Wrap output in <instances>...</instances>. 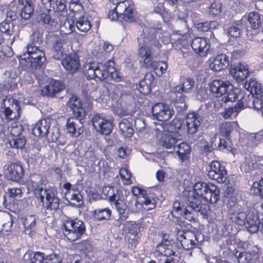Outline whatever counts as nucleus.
<instances>
[{
  "label": "nucleus",
  "mask_w": 263,
  "mask_h": 263,
  "mask_svg": "<svg viewBox=\"0 0 263 263\" xmlns=\"http://www.w3.org/2000/svg\"><path fill=\"white\" fill-rule=\"evenodd\" d=\"M4 172L6 177L11 181L18 182L24 176L22 166L17 163H9L4 166Z\"/></svg>",
  "instance_id": "obj_12"
},
{
  "label": "nucleus",
  "mask_w": 263,
  "mask_h": 263,
  "mask_svg": "<svg viewBox=\"0 0 263 263\" xmlns=\"http://www.w3.org/2000/svg\"><path fill=\"white\" fill-rule=\"evenodd\" d=\"M0 31L7 37L8 43L10 44H12L17 36V32L15 30L14 23L10 19L6 18L0 23Z\"/></svg>",
  "instance_id": "obj_18"
},
{
  "label": "nucleus",
  "mask_w": 263,
  "mask_h": 263,
  "mask_svg": "<svg viewBox=\"0 0 263 263\" xmlns=\"http://www.w3.org/2000/svg\"><path fill=\"white\" fill-rule=\"evenodd\" d=\"M13 224L12 215L6 211H0V231H11Z\"/></svg>",
  "instance_id": "obj_28"
},
{
  "label": "nucleus",
  "mask_w": 263,
  "mask_h": 263,
  "mask_svg": "<svg viewBox=\"0 0 263 263\" xmlns=\"http://www.w3.org/2000/svg\"><path fill=\"white\" fill-rule=\"evenodd\" d=\"M182 93L181 86L177 85L171 88L167 93L168 100L174 103L176 108H179L181 110L186 109L187 108L186 97Z\"/></svg>",
  "instance_id": "obj_13"
},
{
  "label": "nucleus",
  "mask_w": 263,
  "mask_h": 263,
  "mask_svg": "<svg viewBox=\"0 0 263 263\" xmlns=\"http://www.w3.org/2000/svg\"><path fill=\"white\" fill-rule=\"evenodd\" d=\"M240 108L236 103L234 106L227 108L222 113V116L224 119H228L231 116H236L241 111Z\"/></svg>",
  "instance_id": "obj_55"
},
{
  "label": "nucleus",
  "mask_w": 263,
  "mask_h": 263,
  "mask_svg": "<svg viewBox=\"0 0 263 263\" xmlns=\"http://www.w3.org/2000/svg\"><path fill=\"white\" fill-rule=\"evenodd\" d=\"M231 89V85L228 81L220 80H213L210 86V90L216 97H222L226 93Z\"/></svg>",
  "instance_id": "obj_17"
},
{
  "label": "nucleus",
  "mask_w": 263,
  "mask_h": 263,
  "mask_svg": "<svg viewBox=\"0 0 263 263\" xmlns=\"http://www.w3.org/2000/svg\"><path fill=\"white\" fill-rule=\"evenodd\" d=\"M111 202L115 205L117 210L121 215V218L122 220H126L128 218V215L127 206L125 202L122 200L119 199V196L116 197L115 200H112Z\"/></svg>",
  "instance_id": "obj_39"
},
{
  "label": "nucleus",
  "mask_w": 263,
  "mask_h": 263,
  "mask_svg": "<svg viewBox=\"0 0 263 263\" xmlns=\"http://www.w3.org/2000/svg\"><path fill=\"white\" fill-rule=\"evenodd\" d=\"M69 12L67 16L70 32L74 30L76 26L82 32H87L91 28L90 22L83 15L84 10L79 0H71L69 4Z\"/></svg>",
  "instance_id": "obj_3"
},
{
  "label": "nucleus",
  "mask_w": 263,
  "mask_h": 263,
  "mask_svg": "<svg viewBox=\"0 0 263 263\" xmlns=\"http://www.w3.org/2000/svg\"><path fill=\"white\" fill-rule=\"evenodd\" d=\"M209 68L214 71H220L226 69L229 65V57L224 53L217 54L213 60H210Z\"/></svg>",
  "instance_id": "obj_21"
},
{
  "label": "nucleus",
  "mask_w": 263,
  "mask_h": 263,
  "mask_svg": "<svg viewBox=\"0 0 263 263\" xmlns=\"http://www.w3.org/2000/svg\"><path fill=\"white\" fill-rule=\"evenodd\" d=\"M233 130L231 122H226L221 123L220 126V134L221 136L228 137Z\"/></svg>",
  "instance_id": "obj_51"
},
{
  "label": "nucleus",
  "mask_w": 263,
  "mask_h": 263,
  "mask_svg": "<svg viewBox=\"0 0 263 263\" xmlns=\"http://www.w3.org/2000/svg\"><path fill=\"white\" fill-rule=\"evenodd\" d=\"M177 141L178 140L171 134H163L161 138V144L166 149H174Z\"/></svg>",
  "instance_id": "obj_41"
},
{
  "label": "nucleus",
  "mask_w": 263,
  "mask_h": 263,
  "mask_svg": "<svg viewBox=\"0 0 263 263\" xmlns=\"http://www.w3.org/2000/svg\"><path fill=\"white\" fill-rule=\"evenodd\" d=\"M230 73L237 81H242L249 75L248 65L244 63L235 64L231 68Z\"/></svg>",
  "instance_id": "obj_23"
},
{
  "label": "nucleus",
  "mask_w": 263,
  "mask_h": 263,
  "mask_svg": "<svg viewBox=\"0 0 263 263\" xmlns=\"http://www.w3.org/2000/svg\"><path fill=\"white\" fill-rule=\"evenodd\" d=\"M153 116L159 121H167L169 120L174 112L169 107L162 103L154 104L152 108Z\"/></svg>",
  "instance_id": "obj_15"
},
{
  "label": "nucleus",
  "mask_w": 263,
  "mask_h": 263,
  "mask_svg": "<svg viewBox=\"0 0 263 263\" xmlns=\"http://www.w3.org/2000/svg\"><path fill=\"white\" fill-rule=\"evenodd\" d=\"M67 195H69L70 197L69 200L67 198V201L68 203L75 206H79L82 203V196L79 193L78 191H75L72 189H71V185L69 183L67 182Z\"/></svg>",
  "instance_id": "obj_30"
},
{
  "label": "nucleus",
  "mask_w": 263,
  "mask_h": 263,
  "mask_svg": "<svg viewBox=\"0 0 263 263\" xmlns=\"http://www.w3.org/2000/svg\"><path fill=\"white\" fill-rule=\"evenodd\" d=\"M94 218L98 221L108 220L111 216V212L107 208H97L91 211Z\"/></svg>",
  "instance_id": "obj_37"
},
{
  "label": "nucleus",
  "mask_w": 263,
  "mask_h": 263,
  "mask_svg": "<svg viewBox=\"0 0 263 263\" xmlns=\"http://www.w3.org/2000/svg\"><path fill=\"white\" fill-rule=\"evenodd\" d=\"M22 131V125L18 122L13 121L11 125H8L7 129H4L2 135H3L6 138L14 137V136H21Z\"/></svg>",
  "instance_id": "obj_29"
},
{
  "label": "nucleus",
  "mask_w": 263,
  "mask_h": 263,
  "mask_svg": "<svg viewBox=\"0 0 263 263\" xmlns=\"http://www.w3.org/2000/svg\"><path fill=\"white\" fill-rule=\"evenodd\" d=\"M141 201L144 204V209L146 210L154 209L156 206V200L154 198L148 195L147 192L146 193V195L144 196L141 199Z\"/></svg>",
  "instance_id": "obj_48"
},
{
  "label": "nucleus",
  "mask_w": 263,
  "mask_h": 263,
  "mask_svg": "<svg viewBox=\"0 0 263 263\" xmlns=\"http://www.w3.org/2000/svg\"><path fill=\"white\" fill-rule=\"evenodd\" d=\"M177 239L180 241L182 247L186 250L196 247L197 240L196 236L191 232L179 231L177 234Z\"/></svg>",
  "instance_id": "obj_19"
},
{
  "label": "nucleus",
  "mask_w": 263,
  "mask_h": 263,
  "mask_svg": "<svg viewBox=\"0 0 263 263\" xmlns=\"http://www.w3.org/2000/svg\"><path fill=\"white\" fill-rule=\"evenodd\" d=\"M34 11L33 6L32 3L25 5L22 9L20 15L22 18L25 20H28L30 18Z\"/></svg>",
  "instance_id": "obj_53"
},
{
  "label": "nucleus",
  "mask_w": 263,
  "mask_h": 263,
  "mask_svg": "<svg viewBox=\"0 0 263 263\" xmlns=\"http://www.w3.org/2000/svg\"><path fill=\"white\" fill-rule=\"evenodd\" d=\"M28 257L30 263H43L45 260L44 254L40 252H28L25 254V257Z\"/></svg>",
  "instance_id": "obj_46"
},
{
  "label": "nucleus",
  "mask_w": 263,
  "mask_h": 263,
  "mask_svg": "<svg viewBox=\"0 0 263 263\" xmlns=\"http://www.w3.org/2000/svg\"><path fill=\"white\" fill-rule=\"evenodd\" d=\"M235 256L239 263H249L252 259V254L246 252L237 251L235 252Z\"/></svg>",
  "instance_id": "obj_52"
},
{
  "label": "nucleus",
  "mask_w": 263,
  "mask_h": 263,
  "mask_svg": "<svg viewBox=\"0 0 263 263\" xmlns=\"http://www.w3.org/2000/svg\"><path fill=\"white\" fill-rule=\"evenodd\" d=\"M242 97V92H240L237 93L235 90H233L232 86L231 85V90H229L226 93V95L223 96L221 98V101L223 102L224 103L228 102H234L236 100L238 101V100H239Z\"/></svg>",
  "instance_id": "obj_43"
},
{
  "label": "nucleus",
  "mask_w": 263,
  "mask_h": 263,
  "mask_svg": "<svg viewBox=\"0 0 263 263\" xmlns=\"http://www.w3.org/2000/svg\"><path fill=\"white\" fill-rule=\"evenodd\" d=\"M7 194L11 198H20L22 194V191L20 187H12L8 189Z\"/></svg>",
  "instance_id": "obj_62"
},
{
  "label": "nucleus",
  "mask_w": 263,
  "mask_h": 263,
  "mask_svg": "<svg viewBox=\"0 0 263 263\" xmlns=\"http://www.w3.org/2000/svg\"><path fill=\"white\" fill-rule=\"evenodd\" d=\"M64 88V85L60 81L51 80L49 83L41 90L43 96L52 97Z\"/></svg>",
  "instance_id": "obj_25"
},
{
  "label": "nucleus",
  "mask_w": 263,
  "mask_h": 263,
  "mask_svg": "<svg viewBox=\"0 0 263 263\" xmlns=\"http://www.w3.org/2000/svg\"><path fill=\"white\" fill-rule=\"evenodd\" d=\"M211 147L212 149H219L220 151L226 150L230 151L232 149L231 144L228 140V137H219L216 135L211 138Z\"/></svg>",
  "instance_id": "obj_26"
},
{
  "label": "nucleus",
  "mask_w": 263,
  "mask_h": 263,
  "mask_svg": "<svg viewBox=\"0 0 263 263\" xmlns=\"http://www.w3.org/2000/svg\"><path fill=\"white\" fill-rule=\"evenodd\" d=\"M191 47L196 53L201 57H205L208 54L211 45L205 38L196 37L193 39Z\"/></svg>",
  "instance_id": "obj_20"
},
{
  "label": "nucleus",
  "mask_w": 263,
  "mask_h": 263,
  "mask_svg": "<svg viewBox=\"0 0 263 263\" xmlns=\"http://www.w3.org/2000/svg\"><path fill=\"white\" fill-rule=\"evenodd\" d=\"M36 217L34 215H28L23 220V225L25 228L32 230L36 223Z\"/></svg>",
  "instance_id": "obj_58"
},
{
  "label": "nucleus",
  "mask_w": 263,
  "mask_h": 263,
  "mask_svg": "<svg viewBox=\"0 0 263 263\" xmlns=\"http://www.w3.org/2000/svg\"><path fill=\"white\" fill-rule=\"evenodd\" d=\"M242 28V26L241 21H237L228 29V33L234 37H239Z\"/></svg>",
  "instance_id": "obj_47"
},
{
  "label": "nucleus",
  "mask_w": 263,
  "mask_h": 263,
  "mask_svg": "<svg viewBox=\"0 0 263 263\" xmlns=\"http://www.w3.org/2000/svg\"><path fill=\"white\" fill-rule=\"evenodd\" d=\"M157 250L164 257L172 256L175 253L173 246L168 241H164L158 244L157 245Z\"/></svg>",
  "instance_id": "obj_42"
},
{
  "label": "nucleus",
  "mask_w": 263,
  "mask_h": 263,
  "mask_svg": "<svg viewBox=\"0 0 263 263\" xmlns=\"http://www.w3.org/2000/svg\"><path fill=\"white\" fill-rule=\"evenodd\" d=\"M167 67V64L163 62L152 61V65L148 68H154L156 74L160 76L165 72Z\"/></svg>",
  "instance_id": "obj_49"
},
{
  "label": "nucleus",
  "mask_w": 263,
  "mask_h": 263,
  "mask_svg": "<svg viewBox=\"0 0 263 263\" xmlns=\"http://www.w3.org/2000/svg\"><path fill=\"white\" fill-rule=\"evenodd\" d=\"M86 229L83 221L76 219L67 220V238L71 241L78 239L84 233Z\"/></svg>",
  "instance_id": "obj_10"
},
{
  "label": "nucleus",
  "mask_w": 263,
  "mask_h": 263,
  "mask_svg": "<svg viewBox=\"0 0 263 263\" xmlns=\"http://www.w3.org/2000/svg\"><path fill=\"white\" fill-rule=\"evenodd\" d=\"M194 86V81L192 78H186L183 80L181 86V90L182 92L189 93L191 92Z\"/></svg>",
  "instance_id": "obj_56"
},
{
  "label": "nucleus",
  "mask_w": 263,
  "mask_h": 263,
  "mask_svg": "<svg viewBox=\"0 0 263 263\" xmlns=\"http://www.w3.org/2000/svg\"><path fill=\"white\" fill-rule=\"evenodd\" d=\"M116 5V9L119 10L120 17H121L125 21L130 22L134 16V6L130 1H124L122 2L114 3Z\"/></svg>",
  "instance_id": "obj_16"
},
{
  "label": "nucleus",
  "mask_w": 263,
  "mask_h": 263,
  "mask_svg": "<svg viewBox=\"0 0 263 263\" xmlns=\"http://www.w3.org/2000/svg\"><path fill=\"white\" fill-rule=\"evenodd\" d=\"M68 105L75 117L82 118L85 117L86 111L82 107L80 99L77 96H71L68 101Z\"/></svg>",
  "instance_id": "obj_22"
},
{
  "label": "nucleus",
  "mask_w": 263,
  "mask_h": 263,
  "mask_svg": "<svg viewBox=\"0 0 263 263\" xmlns=\"http://www.w3.org/2000/svg\"><path fill=\"white\" fill-rule=\"evenodd\" d=\"M36 198L42 203L44 209L55 211L59 207L60 199L55 196V189L49 185L46 187L37 186L33 190Z\"/></svg>",
  "instance_id": "obj_4"
},
{
  "label": "nucleus",
  "mask_w": 263,
  "mask_h": 263,
  "mask_svg": "<svg viewBox=\"0 0 263 263\" xmlns=\"http://www.w3.org/2000/svg\"><path fill=\"white\" fill-rule=\"evenodd\" d=\"M260 223V219L258 218L257 215L254 213H249L247 218L245 227L247 230L251 233L257 232L259 229V224Z\"/></svg>",
  "instance_id": "obj_31"
},
{
  "label": "nucleus",
  "mask_w": 263,
  "mask_h": 263,
  "mask_svg": "<svg viewBox=\"0 0 263 263\" xmlns=\"http://www.w3.org/2000/svg\"><path fill=\"white\" fill-rule=\"evenodd\" d=\"M51 126L49 119H43L36 122L32 128L33 134L37 137L47 136L50 133Z\"/></svg>",
  "instance_id": "obj_24"
},
{
  "label": "nucleus",
  "mask_w": 263,
  "mask_h": 263,
  "mask_svg": "<svg viewBox=\"0 0 263 263\" xmlns=\"http://www.w3.org/2000/svg\"><path fill=\"white\" fill-rule=\"evenodd\" d=\"M219 190L213 184L198 182L195 184L194 189H185L182 196L190 202L191 206L196 207L197 209H200L203 205L206 206L207 215L209 207L206 204L202 203V201L215 203L219 199Z\"/></svg>",
  "instance_id": "obj_1"
},
{
  "label": "nucleus",
  "mask_w": 263,
  "mask_h": 263,
  "mask_svg": "<svg viewBox=\"0 0 263 263\" xmlns=\"http://www.w3.org/2000/svg\"><path fill=\"white\" fill-rule=\"evenodd\" d=\"M221 4L218 2H213L208 8V11L212 15H217L221 11Z\"/></svg>",
  "instance_id": "obj_60"
},
{
  "label": "nucleus",
  "mask_w": 263,
  "mask_h": 263,
  "mask_svg": "<svg viewBox=\"0 0 263 263\" xmlns=\"http://www.w3.org/2000/svg\"><path fill=\"white\" fill-rule=\"evenodd\" d=\"M20 58L21 60L30 63V66L36 69L40 68L46 60L44 52L33 43L26 46Z\"/></svg>",
  "instance_id": "obj_6"
},
{
  "label": "nucleus",
  "mask_w": 263,
  "mask_h": 263,
  "mask_svg": "<svg viewBox=\"0 0 263 263\" xmlns=\"http://www.w3.org/2000/svg\"><path fill=\"white\" fill-rule=\"evenodd\" d=\"M120 175L121 178L125 181V184H128L132 183V175L127 169L125 168H121Z\"/></svg>",
  "instance_id": "obj_61"
},
{
  "label": "nucleus",
  "mask_w": 263,
  "mask_h": 263,
  "mask_svg": "<svg viewBox=\"0 0 263 263\" xmlns=\"http://www.w3.org/2000/svg\"><path fill=\"white\" fill-rule=\"evenodd\" d=\"M182 197L187 204V206L178 200L175 201L173 204L174 210L179 214L183 216L186 219L190 221H194L199 213L203 216L206 215L207 207L206 206L203 205L200 207V209H197L196 207L191 206L190 202L186 201L183 196Z\"/></svg>",
  "instance_id": "obj_7"
},
{
  "label": "nucleus",
  "mask_w": 263,
  "mask_h": 263,
  "mask_svg": "<svg viewBox=\"0 0 263 263\" xmlns=\"http://www.w3.org/2000/svg\"><path fill=\"white\" fill-rule=\"evenodd\" d=\"M91 121L96 130L101 134L107 135L112 130L113 126L111 120L106 119L103 114H95Z\"/></svg>",
  "instance_id": "obj_9"
},
{
  "label": "nucleus",
  "mask_w": 263,
  "mask_h": 263,
  "mask_svg": "<svg viewBox=\"0 0 263 263\" xmlns=\"http://www.w3.org/2000/svg\"><path fill=\"white\" fill-rule=\"evenodd\" d=\"M80 66L78 56L76 54H70L67 57V71L70 73L77 71Z\"/></svg>",
  "instance_id": "obj_38"
},
{
  "label": "nucleus",
  "mask_w": 263,
  "mask_h": 263,
  "mask_svg": "<svg viewBox=\"0 0 263 263\" xmlns=\"http://www.w3.org/2000/svg\"><path fill=\"white\" fill-rule=\"evenodd\" d=\"M6 139L7 140L6 144H9L10 147L16 149L23 148L26 141L25 137L22 135L6 138Z\"/></svg>",
  "instance_id": "obj_40"
},
{
  "label": "nucleus",
  "mask_w": 263,
  "mask_h": 263,
  "mask_svg": "<svg viewBox=\"0 0 263 263\" xmlns=\"http://www.w3.org/2000/svg\"><path fill=\"white\" fill-rule=\"evenodd\" d=\"M17 86L16 79L9 78L6 81L3 85L4 89L6 90H13Z\"/></svg>",
  "instance_id": "obj_63"
},
{
  "label": "nucleus",
  "mask_w": 263,
  "mask_h": 263,
  "mask_svg": "<svg viewBox=\"0 0 263 263\" xmlns=\"http://www.w3.org/2000/svg\"><path fill=\"white\" fill-rule=\"evenodd\" d=\"M251 191L254 194L263 198V178L259 182H255L253 183Z\"/></svg>",
  "instance_id": "obj_57"
},
{
  "label": "nucleus",
  "mask_w": 263,
  "mask_h": 263,
  "mask_svg": "<svg viewBox=\"0 0 263 263\" xmlns=\"http://www.w3.org/2000/svg\"><path fill=\"white\" fill-rule=\"evenodd\" d=\"M158 29L145 27L138 36V55L140 62L146 68L152 65V56L158 53L161 47L156 35Z\"/></svg>",
  "instance_id": "obj_2"
},
{
  "label": "nucleus",
  "mask_w": 263,
  "mask_h": 263,
  "mask_svg": "<svg viewBox=\"0 0 263 263\" xmlns=\"http://www.w3.org/2000/svg\"><path fill=\"white\" fill-rule=\"evenodd\" d=\"M257 166V164L254 162L252 158L247 159L246 161L242 164V167L244 168L246 172H249L255 169Z\"/></svg>",
  "instance_id": "obj_59"
},
{
  "label": "nucleus",
  "mask_w": 263,
  "mask_h": 263,
  "mask_svg": "<svg viewBox=\"0 0 263 263\" xmlns=\"http://www.w3.org/2000/svg\"><path fill=\"white\" fill-rule=\"evenodd\" d=\"M53 58L57 60H61V64L66 68V57L65 56L64 49L62 48L61 41H57L53 44Z\"/></svg>",
  "instance_id": "obj_32"
},
{
  "label": "nucleus",
  "mask_w": 263,
  "mask_h": 263,
  "mask_svg": "<svg viewBox=\"0 0 263 263\" xmlns=\"http://www.w3.org/2000/svg\"><path fill=\"white\" fill-rule=\"evenodd\" d=\"M253 103H254V96L253 95H248L243 96L238 100L237 105L240 107L241 110L245 107L253 108Z\"/></svg>",
  "instance_id": "obj_44"
},
{
  "label": "nucleus",
  "mask_w": 263,
  "mask_h": 263,
  "mask_svg": "<svg viewBox=\"0 0 263 263\" xmlns=\"http://www.w3.org/2000/svg\"><path fill=\"white\" fill-rule=\"evenodd\" d=\"M208 176L219 183L224 182L227 179V172L225 167L216 161L210 163L208 169Z\"/></svg>",
  "instance_id": "obj_11"
},
{
  "label": "nucleus",
  "mask_w": 263,
  "mask_h": 263,
  "mask_svg": "<svg viewBox=\"0 0 263 263\" xmlns=\"http://www.w3.org/2000/svg\"><path fill=\"white\" fill-rule=\"evenodd\" d=\"M62 259L56 254H51L45 257V263H61Z\"/></svg>",
  "instance_id": "obj_64"
},
{
  "label": "nucleus",
  "mask_w": 263,
  "mask_h": 263,
  "mask_svg": "<svg viewBox=\"0 0 263 263\" xmlns=\"http://www.w3.org/2000/svg\"><path fill=\"white\" fill-rule=\"evenodd\" d=\"M114 65V62L111 61H108L104 64L86 63L83 66L84 73L87 79L101 81L108 77L109 72H111L110 70Z\"/></svg>",
  "instance_id": "obj_5"
},
{
  "label": "nucleus",
  "mask_w": 263,
  "mask_h": 263,
  "mask_svg": "<svg viewBox=\"0 0 263 263\" xmlns=\"http://www.w3.org/2000/svg\"><path fill=\"white\" fill-rule=\"evenodd\" d=\"M229 4L236 12L243 11L246 8L245 2L243 0H230Z\"/></svg>",
  "instance_id": "obj_54"
},
{
  "label": "nucleus",
  "mask_w": 263,
  "mask_h": 263,
  "mask_svg": "<svg viewBox=\"0 0 263 263\" xmlns=\"http://www.w3.org/2000/svg\"><path fill=\"white\" fill-rule=\"evenodd\" d=\"M248 20L251 28L253 29H256L261 26V17L260 14L257 12H250L248 15Z\"/></svg>",
  "instance_id": "obj_45"
},
{
  "label": "nucleus",
  "mask_w": 263,
  "mask_h": 263,
  "mask_svg": "<svg viewBox=\"0 0 263 263\" xmlns=\"http://www.w3.org/2000/svg\"><path fill=\"white\" fill-rule=\"evenodd\" d=\"M2 107L4 108L2 111L6 119L12 120L17 118L20 115V107L17 101L9 96L3 100Z\"/></svg>",
  "instance_id": "obj_8"
},
{
  "label": "nucleus",
  "mask_w": 263,
  "mask_h": 263,
  "mask_svg": "<svg viewBox=\"0 0 263 263\" xmlns=\"http://www.w3.org/2000/svg\"><path fill=\"white\" fill-rule=\"evenodd\" d=\"M248 217V214L246 212L235 206L231 210L229 213L230 219L240 226H245Z\"/></svg>",
  "instance_id": "obj_27"
},
{
  "label": "nucleus",
  "mask_w": 263,
  "mask_h": 263,
  "mask_svg": "<svg viewBox=\"0 0 263 263\" xmlns=\"http://www.w3.org/2000/svg\"><path fill=\"white\" fill-rule=\"evenodd\" d=\"M154 79V77L152 73H146L139 83V91L143 94L149 93L151 91V85Z\"/></svg>",
  "instance_id": "obj_33"
},
{
  "label": "nucleus",
  "mask_w": 263,
  "mask_h": 263,
  "mask_svg": "<svg viewBox=\"0 0 263 263\" xmlns=\"http://www.w3.org/2000/svg\"><path fill=\"white\" fill-rule=\"evenodd\" d=\"M248 86V89L250 91L251 95L254 96H259L260 98L263 97V88L261 84L258 83L255 79H251L249 82L245 84V86Z\"/></svg>",
  "instance_id": "obj_36"
},
{
  "label": "nucleus",
  "mask_w": 263,
  "mask_h": 263,
  "mask_svg": "<svg viewBox=\"0 0 263 263\" xmlns=\"http://www.w3.org/2000/svg\"><path fill=\"white\" fill-rule=\"evenodd\" d=\"M203 122V119L198 112H189L185 119V124L187 134L194 135L198 131L201 124Z\"/></svg>",
  "instance_id": "obj_14"
},
{
  "label": "nucleus",
  "mask_w": 263,
  "mask_h": 263,
  "mask_svg": "<svg viewBox=\"0 0 263 263\" xmlns=\"http://www.w3.org/2000/svg\"><path fill=\"white\" fill-rule=\"evenodd\" d=\"M119 129L122 134L125 137H130L134 134L132 119H123L119 123Z\"/></svg>",
  "instance_id": "obj_35"
},
{
  "label": "nucleus",
  "mask_w": 263,
  "mask_h": 263,
  "mask_svg": "<svg viewBox=\"0 0 263 263\" xmlns=\"http://www.w3.org/2000/svg\"><path fill=\"white\" fill-rule=\"evenodd\" d=\"M174 149L177 153L179 158L182 161H184L189 158L191 153V148L190 145L185 142H181L176 145Z\"/></svg>",
  "instance_id": "obj_34"
},
{
  "label": "nucleus",
  "mask_w": 263,
  "mask_h": 263,
  "mask_svg": "<svg viewBox=\"0 0 263 263\" xmlns=\"http://www.w3.org/2000/svg\"><path fill=\"white\" fill-rule=\"evenodd\" d=\"M102 192L105 196L109 198L110 202L112 200H115L116 197L118 196L117 195L118 191L116 190L115 192L114 189L109 186H104L102 189Z\"/></svg>",
  "instance_id": "obj_50"
}]
</instances>
